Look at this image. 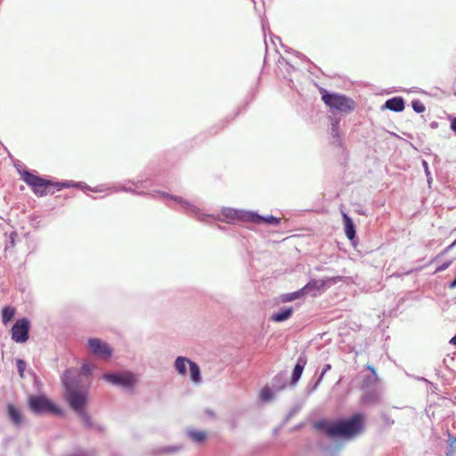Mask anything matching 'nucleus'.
<instances>
[{
  "mask_svg": "<svg viewBox=\"0 0 456 456\" xmlns=\"http://www.w3.org/2000/svg\"><path fill=\"white\" fill-rule=\"evenodd\" d=\"M305 363V357L299 356L292 372L291 382L293 384H296L301 378Z\"/></svg>",
  "mask_w": 456,
  "mask_h": 456,
  "instance_id": "obj_12",
  "label": "nucleus"
},
{
  "mask_svg": "<svg viewBox=\"0 0 456 456\" xmlns=\"http://www.w3.org/2000/svg\"><path fill=\"white\" fill-rule=\"evenodd\" d=\"M455 244H456V240L450 246V248H452Z\"/></svg>",
  "mask_w": 456,
  "mask_h": 456,
  "instance_id": "obj_42",
  "label": "nucleus"
},
{
  "mask_svg": "<svg viewBox=\"0 0 456 456\" xmlns=\"http://www.w3.org/2000/svg\"><path fill=\"white\" fill-rule=\"evenodd\" d=\"M320 384H321V382H318V379L314 382L310 383L307 387L308 393H312V392L315 391L318 388Z\"/></svg>",
  "mask_w": 456,
  "mask_h": 456,
  "instance_id": "obj_35",
  "label": "nucleus"
},
{
  "mask_svg": "<svg viewBox=\"0 0 456 456\" xmlns=\"http://www.w3.org/2000/svg\"><path fill=\"white\" fill-rule=\"evenodd\" d=\"M316 427L322 428L330 437L351 438L363 428V415L355 413L351 418L334 422H319Z\"/></svg>",
  "mask_w": 456,
  "mask_h": 456,
  "instance_id": "obj_2",
  "label": "nucleus"
},
{
  "mask_svg": "<svg viewBox=\"0 0 456 456\" xmlns=\"http://www.w3.org/2000/svg\"><path fill=\"white\" fill-rule=\"evenodd\" d=\"M451 264H452V261L445 262V263L442 264L441 265L436 267L435 273H440V272L446 270L451 265Z\"/></svg>",
  "mask_w": 456,
  "mask_h": 456,
  "instance_id": "obj_36",
  "label": "nucleus"
},
{
  "mask_svg": "<svg viewBox=\"0 0 456 456\" xmlns=\"http://www.w3.org/2000/svg\"><path fill=\"white\" fill-rule=\"evenodd\" d=\"M68 456H95V453L92 451H78Z\"/></svg>",
  "mask_w": 456,
  "mask_h": 456,
  "instance_id": "obj_31",
  "label": "nucleus"
},
{
  "mask_svg": "<svg viewBox=\"0 0 456 456\" xmlns=\"http://www.w3.org/2000/svg\"><path fill=\"white\" fill-rule=\"evenodd\" d=\"M450 343L456 346V335L451 338Z\"/></svg>",
  "mask_w": 456,
  "mask_h": 456,
  "instance_id": "obj_41",
  "label": "nucleus"
},
{
  "mask_svg": "<svg viewBox=\"0 0 456 456\" xmlns=\"http://www.w3.org/2000/svg\"><path fill=\"white\" fill-rule=\"evenodd\" d=\"M15 311L13 308L5 306L2 310V321L4 323L10 322L14 316Z\"/></svg>",
  "mask_w": 456,
  "mask_h": 456,
  "instance_id": "obj_26",
  "label": "nucleus"
},
{
  "mask_svg": "<svg viewBox=\"0 0 456 456\" xmlns=\"http://www.w3.org/2000/svg\"><path fill=\"white\" fill-rule=\"evenodd\" d=\"M379 382V378L377 373L374 375H369L363 379V387L365 389L376 388Z\"/></svg>",
  "mask_w": 456,
  "mask_h": 456,
  "instance_id": "obj_25",
  "label": "nucleus"
},
{
  "mask_svg": "<svg viewBox=\"0 0 456 456\" xmlns=\"http://www.w3.org/2000/svg\"><path fill=\"white\" fill-rule=\"evenodd\" d=\"M367 369L371 371V375H374V373H376L375 368L373 366L368 365Z\"/></svg>",
  "mask_w": 456,
  "mask_h": 456,
  "instance_id": "obj_40",
  "label": "nucleus"
},
{
  "mask_svg": "<svg viewBox=\"0 0 456 456\" xmlns=\"http://www.w3.org/2000/svg\"><path fill=\"white\" fill-rule=\"evenodd\" d=\"M379 401V393L377 388L366 389L363 392L361 402L364 405L375 404Z\"/></svg>",
  "mask_w": 456,
  "mask_h": 456,
  "instance_id": "obj_11",
  "label": "nucleus"
},
{
  "mask_svg": "<svg viewBox=\"0 0 456 456\" xmlns=\"http://www.w3.org/2000/svg\"><path fill=\"white\" fill-rule=\"evenodd\" d=\"M327 288V281L325 280H312L306 285H305L302 289L305 294L310 293L312 290H322Z\"/></svg>",
  "mask_w": 456,
  "mask_h": 456,
  "instance_id": "obj_14",
  "label": "nucleus"
},
{
  "mask_svg": "<svg viewBox=\"0 0 456 456\" xmlns=\"http://www.w3.org/2000/svg\"><path fill=\"white\" fill-rule=\"evenodd\" d=\"M292 313V307H283L280 309L278 312L273 313L271 316V320L275 322H281L290 318Z\"/></svg>",
  "mask_w": 456,
  "mask_h": 456,
  "instance_id": "obj_15",
  "label": "nucleus"
},
{
  "mask_svg": "<svg viewBox=\"0 0 456 456\" xmlns=\"http://www.w3.org/2000/svg\"><path fill=\"white\" fill-rule=\"evenodd\" d=\"M343 217L346 235L349 240H353L356 233L354 222L346 214H343Z\"/></svg>",
  "mask_w": 456,
  "mask_h": 456,
  "instance_id": "obj_20",
  "label": "nucleus"
},
{
  "mask_svg": "<svg viewBox=\"0 0 456 456\" xmlns=\"http://www.w3.org/2000/svg\"><path fill=\"white\" fill-rule=\"evenodd\" d=\"M190 377L193 383L201 381V374L199 365L194 362H190Z\"/></svg>",
  "mask_w": 456,
  "mask_h": 456,
  "instance_id": "obj_22",
  "label": "nucleus"
},
{
  "mask_svg": "<svg viewBox=\"0 0 456 456\" xmlns=\"http://www.w3.org/2000/svg\"><path fill=\"white\" fill-rule=\"evenodd\" d=\"M103 379L112 385L121 387L124 389H133L138 383V376L130 370L118 373L108 372L103 374Z\"/></svg>",
  "mask_w": 456,
  "mask_h": 456,
  "instance_id": "obj_4",
  "label": "nucleus"
},
{
  "mask_svg": "<svg viewBox=\"0 0 456 456\" xmlns=\"http://www.w3.org/2000/svg\"><path fill=\"white\" fill-rule=\"evenodd\" d=\"M342 280H343L342 276H334V277H330V278L325 279V281H327V287L330 284H336L337 282H338Z\"/></svg>",
  "mask_w": 456,
  "mask_h": 456,
  "instance_id": "obj_33",
  "label": "nucleus"
},
{
  "mask_svg": "<svg viewBox=\"0 0 456 456\" xmlns=\"http://www.w3.org/2000/svg\"><path fill=\"white\" fill-rule=\"evenodd\" d=\"M22 179L28 186L32 188L33 192L39 197L46 195L47 188L52 185L53 186V183H52L50 180L31 174L29 171L23 172Z\"/></svg>",
  "mask_w": 456,
  "mask_h": 456,
  "instance_id": "obj_5",
  "label": "nucleus"
},
{
  "mask_svg": "<svg viewBox=\"0 0 456 456\" xmlns=\"http://www.w3.org/2000/svg\"><path fill=\"white\" fill-rule=\"evenodd\" d=\"M411 107L417 113H423L426 110V107L419 100H413L411 102Z\"/></svg>",
  "mask_w": 456,
  "mask_h": 456,
  "instance_id": "obj_29",
  "label": "nucleus"
},
{
  "mask_svg": "<svg viewBox=\"0 0 456 456\" xmlns=\"http://www.w3.org/2000/svg\"><path fill=\"white\" fill-rule=\"evenodd\" d=\"M450 128L456 134V118L452 119Z\"/></svg>",
  "mask_w": 456,
  "mask_h": 456,
  "instance_id": "obj_37",
  "label": "nucleus"
},
{
  "mask_svg": "<svg viewBox=\"0 0 456 456\" xmlns=\"http://www.w3.org/2000/svg\"><path fill=\"white\" fill-rule=\"evenodd\" d=\"M451 289H455L456 288V277L454 278V280L451 282L450 286H449Z\"/></svg>",
  "mask_w": 456,
  "mask_h": 456,
  "instance_id": "obj_39",
  "label": "nucleus"
},
{
  "mask_svg": "<svg viewBox=\"0 0 456 456\" xmlns=\"http://www.w3.org/2000/svg\"><path fill=\"white\" fill-rule=\"evenodd\" d=\"M8 416L15 426H20L22 423V416L20 411L12 404H9L7 407Z\"/></svg>",
  "mask_w": 456,
  "mask_h": 456,
  "instance_id": "obj_18",
  "label": "nucleus"
},
{
  "mask_svg": "<svg viewBox=\"0 0 456 456\" xmlns=\"http://www.w3.org/2000/svg\"><path fill=\"white\" fill-rule=\"evenodd\" d=\"M322 99L330 109L340 112L348 113L354 109V102L352 99L338 94H330L323 90Z\"/></svg>",
  "mask_w": 456,
  "mask_h": 456,
  "instance_id": "obj_3",
  "label": "nucleus"
},
{
  "mask_svg": "<svg viewBox=\"0 0 456 456\" xmlns=\"http://www.w3.org/2000/svg\"><path fill=\"white\" fill-rule=\"evenodd\" d=\"M16 366H17L20 377L23 378L24 377V371H25L26 367H27L26 362L21 360V359H17L16 360Z\"/></svg>",
  "mask_w": 456,
  "mask_h": 456,
  "instance_id": "obj_30",
  "label": "nucleus"
},
{
  "mask_svg": "<svg viewBox=\"0 0 456 456\" xmlns=\"http://www.w3.org/2000/svg\"><path fill=\"white\" fill-rule=\"evenodd\" d=\"M30 323L27 318L16 321L12 328V338L17 343H24L28 339Z\"/></svg>",
  "mask_w": 456,
  "mask_h": 456,
  "instance_id": "obj_8",
  "label": "nucleus"
},
{
  "mask_svg": "<svg viewBox=\"0 0 456 456\" xmlns=\"http://www.w3.org/2000/svg\"><path fill=\"white\" fill-rule=\"evenodd\" d=\"M28 404L33 412L42 414L45 412L61 413L59 410L51 401L43 395H32L28 399Z\"/></svg>",
  "mask_w": 456,
  "mask_h": 456,
  "instance_id": "obj_6",
  "label": "nucleus"
},
{
  "mask_svg": "<svg viewBox=\"0 0 456 456\" xmlns=\"http://www.w3.org/2000/svg\"><path fill=\"white\" fill-rule=\"evenodd\" d=\"M222 214L227 222H233L236 220H250L251 212L225 208L223 209Z\"/></svg>",
  "mask_w": 456,
  "mask_h": 456,
  "instance_id": "obj_10",
  "label": "nucleus"
},
{
  "mask_svg": "<svg viewBox=\"0 0 456 456\" xmlns=\"http://www.w3.org/2000/svg\"><path fill=\"white\" fill-rule=\"evenodd\" d=\"M81 375L76 370H67L61 376V383L64 387L65 399L70 409L77 414L83 424L88 428L102 429L100 426H94L86 411L89 402L88 387L81 379Z\"/></svg>",
  "mask_w": 456,
  "mask_h": 456,
  "instance_id": "obj_1",
  "label": "nucleus"
},
{
  "mask_svg": "<svg viewBox=\"0 0 456 456\" xmlns=\"http://www.w3.org/2000/svg\"><path fill=\"white\" fill-rule=\"evenodd\" d=\"M385 108L395 112L402 111L404 109V101L402 97H393L386 101Z\"/></svg>",
  "mask_w": 456,
  "mask_h": 456,
  "instance_id": "obj_13",
  "label": "nucleus"
},
{
  "mask_svg": "<svg viewBox=\"0 0 456 456\" xmlns=\"http://www.w3.org/2000/svg\"><path fill=\"white\" fill-rule=\"evenodd\" d=\"M330 134L333 137L338 136V121L332 123Z\"/></svg>",
  "mask_w": 456,
  "mask_h": 456,
  "instance_id": "obj_34",
  "label": "nucleus"
},
{
  "mask_svg": "<svg viewBox=\"0 0 456 456\" xmlns=\"http://www.w3.org/2000/svg\"><path fill=\"white\" fill-rule=\"evenodd\" d=\"M422 164H423V167L425 168L426 175L428 176L430 175V173H429V170H428V166L427 161L423 160Z\"/></svg>",
  "mask_w": 456,
  "mask_h": 456,
  "instance_id": "obj_38",
  "label": "nucleus"
},
{
  "mask_svg": "<svg viewBox=\"0 0 456 456\" xmlns=\"http://www.w3.org/2000/svg\"><path fill=\"white\" fill-rule=\"evenodd\" d=\"M183 446L182 444L166 446L161 448L160 452L164 453H177L183 450Z\"/></svg>",
  "mask_w": 456,
  "mask_h": 456,
  "instance_id": "obj_28",
  "label": "nucleus"
},
{
  "mask_svg": "<svg viewBox=\"0 0 456 456\" xmlns=\"http://www.w3.org/2000/svg\"><path fill=\"white\" fill-rule=\"evenodd\" d=\"M273 397V391L270 387H265L260 393V399L262 402H268Z\"/></svg>",
  "mask_w": 456,
  "mask_h": 456,
  "instance_id": "obj_27",
  "label": "nucleus"
},
{
  "mask_svg": "<svg viewBox=\"0 0 456 456\" xmlns=\"http://www.w3.org/2000/svg\"><path fill=\"white\" fill-rule=\"evenodd\" d=\"M188 436L196 443H201L206 439V433L201 430L188 429Z\"/></svg>",
  "mask_w": 456,
  "mask_h": 456,
  "instance_id": "obj_23",
  "label": "nucleus"
},
{
  "mask_svg": "<svg viewBox=\"0 0 456 456\" xmlns=\"http://www.w3.org/2000/svg\"><path fill=\"white\" fill-rule=\"evenodd\" d=\"M190 362H191V361L184 356H178L175 359V363H174L175 370L180 375H183V376L186 375L187 365L190 366Z\"/></svg>",
  "mask_w": 456,
  "mask_h": 456,
  "instance_id": "obj_17",
  "label": "nucleus"
},
{
  "mask_svg": "<svg viewBox=\"0 0 456 456\" xmlns=\"http://www.w3.org/2000/svg\"><path fill=\"white\" fill-rule=\"evenodd\" d=\"M331 370V365L330 364H325L322 368V372L320 373L319 377L317 378L318 379V382H322L324 375Z\"/></svg>",
  "mask_w": 456,
  "mask_h": 456,
  "instance_id": "obj_32",
  "label": "nucleus"
},
{
  "mask_svg": "<svg viewBox=\"0 0 456 456\" xmlns=\"http://www.w3.org/2000/svg\"><path fill=\"white\" fill-rule=\"evenodd\" d=\"M71 370H76L81 375V377H82L81 379L84 381L83 383H86V386L89 387L90 375L92 373V367L90 364H87V363L83 364L81 370H77V369H74V368H72Z\"/></svg>",
  "mask_w": 456,
  "mask_h": 456,
  "instance_id": "obj_21",
  "label": "nucleus"
},
{
  "mask_svg": "<svg viewBox=\"0 0 456 456\" xmlns=\"http://www.w3.org/2000/svg\"><path fill=\"white\" fill-rule=\"evenodd\" d=\"M156 193L164 198L172 200L179 203L181 205V207L183 208V209L188 215L197 217V219H199L200 221H206V219L208 217V216H206L203 213H201L200 209L198 207H196L192 203L183 200L181 197L174 196V195L168 194L167 192L159 191H157Z\"/></svg>",
  "mask_w": 456,
  "mask_h": 456,
  "instance_id": "obj_7",
  "label": "nucleus"
},
{
  "mask_svg": "<svg viewBox=\"0 0 456 456\" xmlns=\"http://www.w3.org/2000/svg\"><path fill=\"white\" fill-rule=\"evenodd\" d=\"M250 220L255 223L265 222V223H266L268 224H272V225H277L280 224V221H281L279 218H277L273 216H260V215L253 213V212H251V214H250Z\"/></svg>",
  "mask_w": 456,
  "mask_h": 456,
  "instance_id": "obj_16",
  "label": "nucleus"
},
{
  "mask_svg": "<svg viewBox=\"0 0 456 456\" xmlns=\"http://www.w3.org/2000/svg\"><path fill=\"white\" fill-rule=\"evenodd\" d=\"M53 186L57 188L58 191H61L62 188H69V187H79L86 190H90L92 191H101L99 189H91L87 185L82 184V183H75V182H62V183H53Z\"/></svg>",
  "mask_w": 456,
  "mask_h": 456,
  "instance_id": "obj_19",
  "label": "nucleus"
},
{
  "mask_svg": "<svg viewBox=\"0 0 456 456\" xmlns=\"http://www.w3.org/2000/svg\"><path fill=\"white\" fill-rule=\"evenodd\" d=\"M305 295V294L303 289H301L292 292V293H287V294L281 295V300L283 303L291 302V301L296 300Z\"/></svg>",
  "mask_w": 456,
  "mask_h": 456,
  "instance_id": "obj_24",
  "label": "nucleus"
},
{
  "mask_svg": "<svg viewBox=\"0 0 456 456\" xmlns=\"http://www.w3.org/2000/svg\"><path fill=\"white\" fill-rule=\"evenodd\" d=\"M88 347L92 354L102 359H108L112 354V349L109 345L99 338H90Z\"/></svg>",
  "mask_w": 456,
  "mask_h": 456,
  "instance_id": "obj_9",
  "label": "nucleus"
}]
</instances>
